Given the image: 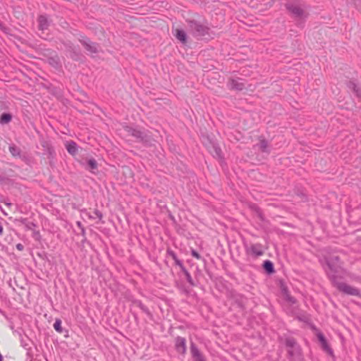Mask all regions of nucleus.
I'll list each match as a JSON object with an SVG mask.
<instances>
[{
  "label": "nucleus",
  "mask_w": 361,
  "mask_h": 361,
  "mask_svg": "<svg viewBox=\"0 0 361 361\" xmlns=\"http://www.w3.org/2000/svg\"><path fill=\"white\" fill-rule=\"evenodd\" d=\"M181 271L183 273V274L185 275V279L187 280V281L188 282V283L191 286H195V283L191 276V275L190 274V273L188 271V270L186 269V268L184 267H182L181 269Z\"/></svg>",
  "instance_id": "obj_26"
},
{
  "label": "nucleus",
  "mask_w": 361,
  "mask_h": 361,
  "mask_svg": "<svg viewBox=\"0 0 361 361\" xmlns=\"http://www.w3.org/2000/svg\"><path fill=\"white\" fill-rule=\"evenodd\" d=\"M250 209L255 212L257 216V217L259 218V219L262 221H265V218L264 216V214H262L260 208L255 204H252L250 205Z\"/></svg>",
  "instance_id": "obj_21"
},
{
  "label": "nucleus",
  "mask_w": 361,
  "mask_h": 361,
  "mask_svg": "<svg viewBox=\"0 0 361 361\" xmlns=\"http://www.w3.org/2000/svg\"><path fill=\"white\" fill-rule=\"evenodd\" d=\"M191 255L192 257H195L196 259H199L201 258V256L200 255V254L195 250H192Z\"/></svg>",
  "instance_id": "obj_36"
},
{
  "label": "nucleus",
  "mask_w": 361,
  "mask_h": 361,
  "mask_svg": "<svg viewBox=\"0 0 361 361\" xmlns=\"http://www.w3.org/2000/svg\"><path fill=\"white\" fill-rule=\"evenodd\" d=\"M328 267L326 274L331 283L340 279H344L343 274L347 273V270L343 267V263L338 256H331L325 259Z\"/></svg>",
  "instance_id": "obj_1"
},
{
  "label": "nucleus",
  "mask_w": 361,
  "mask_h": 361,
  "mask_svg": "<svg viewBox=\"0 0 361 361\" xmlns=\"http://www.w3.org/2000/svg\"><path fill=\"white\" fill-rule=\"evenodd\" d=\"M188 31L195 37H205L209 35V28L196 20H188Z\"/></svg>",
  "instance_id": "obj_2"
},
{
  "label": "nucleus",
  "mask_w": 361,
  "mask_h": 361,
  "mask_svg": "<svg viewBox=\"0 0 361 361\" xmlns=\"http://www.w3.org/2000/svg\"><path fill=\"white\" fill-rule=\"evenodd\" d=\"M340 292L348 295L360 296V290L353 286H351L345 283L341 282L339 280L332 283Z\"/></svg>",
  "instance_id": "obj_4"
},
{
  "label": "nucleus",
  "mask_w": 361,
  "mask_h": 361,
  "mask_svg": "<svg viewBox=\"0 0 361 361\" xmlns=\"http://www.w3.org/2000/svg\"><path fill=\"white\" fill-rule=\"evenodd\" d=\"M0 209L2 211V212L4 214V215H6V213H5V212L3 211V209H2V208H1V207H0Z\"/></svg>",
  "instance_id": "obj_45"
},
{
  "label": "nucleus",
  "mask_w": 361,
  "mask_h": 361,
  "mask_svg": "<svg viewBox=\"0 0 361 361\" xmlns=\"http://www.w3.org/2000/svg\"><path fill=\"white\" fill-rule=\"evenodd\" d=\"M0 361H3V357L1 353H0Z\"/></svg>",
  "instance_id": "obj_44"
},
{
  "label": "nucleus",
  "mask_w": 361,
  "mask_h": 361,
  "mask_svg": "<svg viewBox=\"0 0 361 361\" xmlns=\"http://www.w3.org/2000/svg\"><path fill=\"white\" fill-rule=\"evenodd\" d=\"M167 252L170 256H171L173 259L175 261L176 264L178 265L180 268V269H182V267H184L182 261L178 259L176 253L173 251L168 250Z\"/></svg>",
  "instance_id": "obj_29"
},
{
  "label": "nucleus",
  "mask_w": 361,
  "mask_h": 361,
  "mask_svg": "<svg viewBox=\"0 0 361 361\" xmlns=\"http://www.w3.org/2000/svg\"><path fill=\"white\" fill-rule=\"evenodd\" d=\"M288 355L290 361H302V360L300 345L295 348L294 350L288 352Z\"/></svg>",
  "instance_id": "obj_10"
},
{
  "label": "nucleus",
  "mask_w": 361,
  "mask_h": 361,
  "mask_svg": "<svg viewBox=\"0 0 361 361\" xmlns=\"http://www.w3.org/2000/svg\"><path fill=\"white\" fill-rule=\"evenodd\" d=\"M262 267L268 274H271L275 271L274 264L270 260H265L263 262Z\"/></svg>",
  "instance_id": "obj_19"
},
{
  "label": "nucleus",
  "mask_w": 361,
  "mask_h": 361,
  "mask_svg": "<svg viewBox=\"0 0 361 361\" xmlns=\"http://www.w3.org/2000/svg\"><path fill=\"white\" fill-rule=\"evenodd\" d=\"M246 252L255 257L262 256L264 254L262 246L259 243L252 244L250 247L246 246Z\"/></svg>",
  "instance_id": "obj_6"
},
{
  "label": "nucleus",
  "mask_w": 361,
  "mask_h": 361,
  "mask_svg": "<svg viewBox=\"0 0 361 361\" xmlns=\"http://www.w3.org/2000/svg\"><path fill=\"white\" fill-rule=\"evenodd\" d=\"M41 145L42 147L44 148V152L43 153L44 155H47L48 158H53L54 155V149L51 146V145L45 140H42L41 142Z\"/></svg>",
  "instance_id": "obj_11"
},
{
  "label": "nucleus",
  "mask_w": 361,
  "mask_h": 361,
  "mask_svg": "<svg viewBox=\"0 0 361 361\" xmlns=\"http://www.w3.org/2000/svg\"><path fill=\"white\" fill-rule=\"evenodd\" d=\"M88 218L90 219H94V217L93 216H92L91 214H88Z\"/></svg>",
  "instance_id": "obj_43"
},
{
  "label": "nucleus",
  "mask_w": 361,
  "mask_h": 361,
  "mask_svg": "<svg viewBox=\"0 0 361 361\" xmlns=\"http://www.w3.org/2000/svg\"><path fill=\"white\" fill-rule=\"evenodd\" d=\"M133 303L140 308V310L147 315H152L149 309L140 300H133Z\"/></svg>",
  "instance_id": "obj_22"
},
{
  "label": "nucleus",
  "mask_w": 361,
  "mask_h": 361,
  "mask_svg": "<svg viewBox=\"0 0 361 361\" xmlns=\"http://www.w3.org/2000/svg\"><path fill=\"white\" fill-rule=\"evenodd\" d=\"M175 349L177 353L185 355L186 353V340L181 336H177L175 338Z\"/></svg>",
  "instance_id": "obj_7"
},
{
  "label": "nucleus",
  "mask_w": 361,
  "mask_h": 361,
  "mask_svg": "<svg viewBox=\"0 0 361 361\" xmlns=\"http://www.w3.org/2000/svg\"><path fill=\"white\" fill-rule=\"evenodd\" d=\"M210 152L214 157H216L217 159H221L223 157L221 148L215 144H212Z\"/></svg>",
  "instance_id": "obj_18"
},
{
  "label": "nucleus",
  "mask_w": 361,
  "mask_h": 361,
  "mask_svg": "<svg viewBox=\"0 0 361 361\" xmlns=\"http://www.w3.org/2000/svg\"><path fill=\"white\" fill-rule=\"evenodd\" d=\"M176 38L180 40L182 43H185L187 40V35L185 31L182 30H176Z\"/></svg>",
  "instance_id": "obj_27"
},
{
  "label": "nucleus",
  "mask_w": 361,
  "mask_h": 361,
  "mask_svg": "<svg viewBox=\"0 0 361 361\" xmlns=\"http://www.w3.org/2000/svg\"><path fill=\"white\" fill-rule=\"evenodd\" d=\"M32 236H33V238H35V239H37L38 238H39V237H40L39 232V231H34Z\"/></svg>",
  "instance_id": "obj_37"
},
{
  "label": "nucleus",
  "mask_w": 361,
  "mask_h": 361,
  "mask_svg": "<svg viewBox=\"0 0 361 361\" xmlns=\"http://www.w3.org/2000/svg\"><path fill=\"white\" fill-rule=\"evenodd\" d=\"M4 203L8 206V207H11V206L12 205V204H11V203H10V202H6V201H4Z\"/></svg>",
  "instance_id": "obj_42"
},
{
  "label": "nucleus",
  "mask_w": 361,
  "mask_h": 361,
  "mask_svg": "<svg viewBox=\"0 0 361 361\" xmlns=\"http://www.w3.org/2000/svg\"><path fill=\"white\" fill-rule=\"evenodd\" d=\"M9 152L14 157H21L20 149L14 145L9 146Z\"/></svg>",
  "instance_id": "obj_25"
},
{
  "label": "nucleus",
  "mask_w": 361,
  "mask_h": 361,
  "mask_svg": "<svg viewBox=\"0 0 361 361\" xmlns=\"http://www.w3.org/2000/svg\"><path fill=\"white\" fill-rule=\"evenodd\" d=\"M20 221L21 224H23V225H25V228L27 230H30V231H33L34 228L35 227H37V225L36 224H35L34 222H32V221H28L27 219L25 218H22L20 219Z\"/></svg>",
  "instance_id": "obj_24"
},
{
  "label": "nucleus",
  "mask_w": 361,
  "mask_h": 361,
  "mask_svg": "<svg viewBox=\"0 0 361 361\" xmlns=\"http://www.w3.org/2000/svg\"><path fill=\"white\" fill-rule=\"evenodd\" d=\"M76 225H77V226H78L80 229H81L82 228H84V227H83V226H82V223H81L80 221H77V222H76Z\"/></svg>",
  "instance_id": "obj_41"
},
{
  "label": "nucleus",
  "mask_w": 361,
  "mask_h": 361,
  "mask_svg": "<svg viewBox=\"0 0 361 361\" xmlns=\"http://www.w3.org/2000/svg\"><path fill=\"white\" fill-rule=\"evenodd\" d=\"M284 344L287 348L288 353L294 350L295 348L299 346L295 339L290 336L284 338Z\"/></svg>",
  "instance_id": "obj_12"
},
{
  "label": "nucleus",
  "mask_w": 361,
  "mask_h": 361,
  "mask_svg": "<svg viewBox=\"0 0 361 361\" xmlns=\"http://www.w3.org/2000/svg\"><path fill=\"white\" fill-rule=\"evenodd\" d=\"M343 275L344 276V279L347 277L352 281L361 283V276H360L350 273L348 271H347V273L343 274Z\"/></svg>",
  "instance_id": "obj_20"
},
{
  "label": "nucleus",
  "mask_w": 361,
  "mask_h": 361,
  "mask_svg": "<svg viewBox=\"0 0 361 361\" xmlns=\"http://www.w3.org/2000/svg\"><path fill=\"white\" fill-rule=\"evenodd\" d=\"M229 86L231 89L236 90H242L245 88V84L239 79H232L229 81Z\"/></svg>",
  "instance_id": "obj_14"
},
{
  "label": "nucleus",
  "mask_w": 361,
  "mask_h": 361,
  "mask_svg": "<svg viewBox=\"0 0 361 361\" xmlns=\"http://www.w3.org/2000/svg\"><path fill=\"white\" fill-rule=\"evenodd\" d=\"M39 29L41 30H47L49 25L48 20L45 16L41 15L38 18Z\"/></svg>",
  "instance_id": "obj_17"
},
{
  "label": "nucleus",
  "mask_w": 361,
  "mask_h": 361,
  "mask_svg": "<svg viewBox=\"0 0 361 361\" xmlns=\"http://www.w3.org/2000/svg\"><path fill=\"white\" fill-rule=\"evenodd\" d=\"M123 128L128 135L135 137L137 141L145 144H147L150 142V137L146 133L145 130H141L140 129L135 128L129 126H125Z\"/></svg>",
  "instance_id": "obj_3"
},
{
  "label": "nucleus",
  "mask_w": 361,
  "mask_h": 361,
  "mask_svg": "<svg viewBox=\"0 0 361 361\" xmlns=\"http://www.w3.org/2000/svg\"><path fill=\"white\" fill-rule=\"evenodd\" d=\"M12 119V115L8 113H3L0 117V123L1 124H6L11 122Z\"/></svg>",
  "instance_id": "obj_28"
},
{
  "label": "nucleus",
  "mask_w": 361,
  "mask_h": 361,
  "mask_svg": "<svg viewBox=\"0 0 361 361\" xmlns=\"http://www.w3.org/2000/svg\"><path fill=\"white\" fill-rule=\"evenodd\" d=\"M94 214H95V216H97V218H98V219H99V220L100 221H102V218H103V214H102V213L100 211H99L98 209H94Z\"/></svg>",
  "instance_id": "obj_34"
},
{
  "label": "nucleus",
  "mask_w": 361,
  "mask_h": 361,
  "mask_svg": "<svg viewBox=\"0 0 361 361\" xmlns=\"http://www.w3.org/2000/svg\"><path fill=\"white\" fill-rule=\"evenodd\" d=\"M259 149H261L262 152H267L268 142L266 140H264V139L261 140L259 142Z\"/></svg>",
  "instance_id": "obj_30"
},
{
  "label": "nucleus",
  "mask_w": 361,
  "mask_h": 361,
  "mask_svg": "<svg viewBox=\"0 0 361 361\" xmlns=\"http://www.w3.org/2000/svg\"><path fill=\"white\" fill-rule=\"evenodd\" d=\"M348 87L353 90L357 97L361 96V88L359 87L354 81H349L348 83Z\"/></svg>",
  "instance_id": "obj_23"
},
{
  "label": "nucleus",
  "mask_w": 361,
  "mask_h": 361,
  "mask_svg": "<svg viewBox=\"0 0 361 361\" xmlns=\"http://www.w3.org/2000/svg\"><path fill=\"white\" fill-rule=\"evenodd\" d=\"M66 148L68 152L71 155H75L78 152V145L73 141L67 142L66 144Z\"/></svg>",
  "instance_id": "obj_16"
},
{
  "label": "nucleus",
  "mask_w": 361,
  "mask_h": 361,
  "mask_svg": "<svg viewBox=\"0 0 361 361\" xmlns=\"http://www.w3.org/2000/svg\"><path fill=\"white\" fill-rule=\"evenodd\" d=\"M190 353L194 361H206L204 355L199 350L194 343L190 344Z\"/></svg>",
  "instance_id": "obj_8"
},
{
  "label": "nucleus",
  "mask_w": 361,
  "mask_h": 361,
  "mask_svg": "<svg viewBox=\"0 0 361 361\" xmlns=\"http://www.w3.org/2000/svg\"><path fill=\"white\" fill-rule=\"evenodd\" d=\"M80 230H81V235L85 238L86 232H85V228H82Z\"/></svg>",
  "instance_id": "obj_40"
},
{
  "label": "nucleus",
  "mask_w": 361,
  "mask_h": 361,
  "mask_svg": "<svg viewBox=\"0 0 361 361\" xmlns=\"http://www.w3.org/2000/svg\"><path fill=\"white\" fill-rule=\"evenodd\" d=\"M285 298L287 301L292 304H295L296 302V300L293 297L290 295V294H286Z\"/></svg>",
  "instance_id": "obj_33"
},
{
  "label": "nucleus",
  "mask_w": 361,
  "mask_h": 361,
  "mask_svg": "<svg viewBox=\"0 0 361 361\" xmlns=\"http://www.w3.org/2000/svg\"><path fill=\"white\" fill-rule=\"evenodd\" d=\"M80 42L85 47L86 50L92 54L98 53V45L96 43L92 42L90 39L87 37H82L79 39Z\"/></svg>",
  "instance_id": "obj_5"
},
{
  "label": "nucleus",
  "mask_w": 361,
  "mask_h": 361,
  "mask_svg": "<svg viewBox=\"0 0 361 361\" xmlns=\"http://www.w3.org/2000/svg\"><path fill=\"white\" fill-rule=\"evenodd\" d=\"M281 292L284 297H286V294H289L287 287L284 285H281Z\"/></svg>",
  "instance_id": "obj_35"
},
{
  "label": "nucleus",
  "mask_w": 361,
  "mask_h": 361,
  "mask_svg": "<svg viewBox=\"0 0 361 361\" xmlns=\"http://www.w3.org/2000/svg\"><path fill=\"white\" fill-rule=\"evenodd\" d=\"M288 11L293 13L295 17L302 18L305 15V12L302 8L298 6L290 5L288 7Z\"/></svg>",
  "instance_id": "obj_13"
},
{
  "label": "nucleus",
  "mask_w": 361,
  "mask_h": 361,
  "mask_svg": "<svg viewBox=\"0 0 361 361\" xmlns=\"http://www.w3.org/2000/svg\"><path fill=\"white\" fill-rule=\"evenodd\" d=\"M16 248H17V250H18L20 251H23L24 249V246L21 243H18L16 245Z\"/></svg>",
  "instance_id": "obj_38"
},
{
  "label": "nucleus",
  "mask_w": 361,
  "mask_h": 361,
  "mask_svg": "<svg viewBox=\"0 0 361 361\" xmlns=\"http://www.w3.org/2000/svg\"><path fill=\"white\" fill-rule=\"evenodd\" d=\"M54 328L57 332L61 333L63 331L61 321L60 319H56L54 324Z\"/></svg>",
  "instance_id": "obj_32"
},
{
  "label": "nucleus",
  "mask_w": 361,
  "mask_h": 361,
  "mask_svg": "<svg viewBox=\"0 0 361 361\" xmlns=\"http://www.w3.org/2000/svg\"><path fill=\"white\" fill-rule=\"evenodd\" d=\"M87 166L90 169L94 170L97 169V162L94 159H90L87 161Z\"/></svg>",
  "instance_id": "obj_31"
},
{
  "label": "nucleus",
  "mask_w": 361,
  "mask_h": 361,
  "mask_svg": "<svg viewBox=\"0 0 361 361\" xmlns=\"http://www.w3.org/2000/svg\"><path fill=\"white\" fill-rule=\"evenodd\" d=\"M47 63L56 69H58L61 67L60 59L57 55L49 57L47 59Z\"/></svg>",
  "instance_id": "obj_15"
},
{
  "label": "nucleus",
  "mask_w": 361,
  "mask_h": 361,
  "mask_svg": "<svg viewBox=\"0 0 361 361\" xmlns=\"http://www.w3.org/2000/svg\"><path fill=\"white\" fill-rule=\"evenodd\" d=\"M317 337L321 344V347L323 349V350H324L325 352H326L328 354L332 355H333V350L332 349L330 348L325 336H324V334L322 333V332H318L317 334Z\"/></svg>",
  "instance_id": "obj_9"
},
{
  "label": "nucleus",
  "mask_w": 361,
  "mask_h": 361,
  "mask_svg": "<svg viewBox=\"0 0 361 361\" xmlns=\"http://www.w3.org/2000/svg\"><path fill=\"white\" fill-rule=\"evenodd\" d=\"M21 345H22V346H23V348H26V349H27V347H28V344H27V343H26L23 339H22V340H21Z\"/></svg>",
  "instance_id": "obj_39"
}]
</instances>
